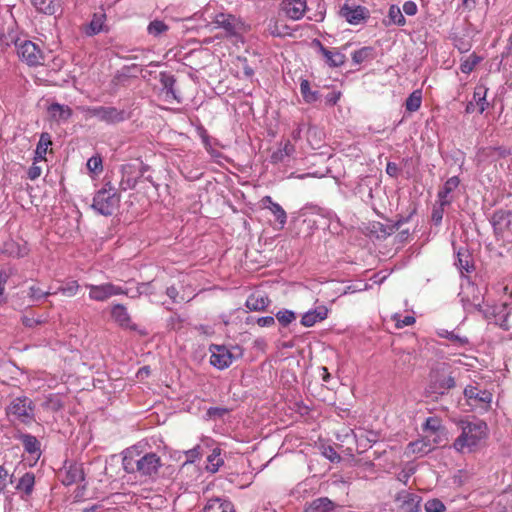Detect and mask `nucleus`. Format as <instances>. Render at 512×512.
Here are the masks:
<instances>
[{"label": "nucleus", "instance_id": "obj_39", "mask_svg": "<svg viewBox=\"0 0 512 512\" xmlns=\"http://www.w3.org/2000/svg\"><path fill=\"white\" fill-rule=\"evenodd\" d=\"M52 144L51 136L49 133L44 132L40 135L39 142L36 147L35 159H44L47 153L48 146Z\"/></svg>", "mask_w": 512, "mask_h": 512}, {"label": "nucleus", "instance_id": "obj_40", "mask_svg": "<svg viewBox=\"0 0 512 512\" xmlns=\"http://www.w3.org/2000/svg\"><path fill=\"white\" fill-rule=\"evenodd\" d=\"M422 102V92L420 90L413 91L405 101V108L409 112L417 111Z\"/></svg>", "mask_w": 512, "mask_h": 512}, {"label": "nucleus", "instance_id": "obj_6", "mask_svg": "<svg viewBox=\"0 0 512 512\" xmlns=\"http://www.w3.org/2000/svg\"><path fill=\"white\" fill-rule=\"evenodd\" d=\"M15 47L18 57L27 65L33 67L43 63L44 56L42 50L31 40L19 39Z\"/></svg>", "mask_w": 512, "mask_h": 512}, {"label": "nucleus", "instance_id": "obj_33", "mask_svg": "<svg viewBox=\"0 0 512 512\" xmlns=\"http://www.w3.org/2000/svg\"><path fill=\"white\" fill-rule=\"evenodd\" d=\"M105 14L103 13H95L90 21V23L85 28V33L88 36H94L99 34L103 30L104 22H105Z\"/></svg>", "mask_w": 512, "mask_h": 512}, {"label": "nucleus", "instance_id": "obj_28", "mask_svg": "<svg viewBox=\"0 0 512 512\" xmlns=\"http://www.w3.org/2000/svg\"><path fill=\"white\" fill-rule=\"evenodd\" d=\"M48 113L55 121H67L72 116V109L67 105L55 102L49 105Z\"/></svg>", "mask_w": 512, "mask_h": 512}, {"label": "nucleus", "instance_id": "obj_20", "mask_svg": "<svg viewBox=\"0 0 512 512\" xmlns=\"http://www.w3.org/2000/svg\"><path fill=\"white\" fill-rule=\"evenodd\" d=\"M328 316V309L325 306H318L303 314L301 324L305 327H312L318 322L325 320Z\"/></svg>", "mask_w": 512, "mask_h": 512}, {"label": "nucleus", "instance_id": "obj_48", "mask_svg": "<svg viewBox=\"0 0 512 512\" xmlns=\"http://www.w3.org/2000/svg\"><path fill=\"white\" fill-rule=\"evenodd\" d=\"M79 284L76 280L69 281L65 285L60 286L57 289V292L62 293L63 295L72 297L77 294V291L79 289Z\"/></svg>", "mask_w": 512, "mask_h": 512}, {"label": "nucleus", "instance_id": "obj_31", "mask_svg": "<svg viewBox=\"0 0 512 512\" xmlns=\"http://www.w3.org/2000/svg\"><path fill=\"white\" fill-rule=\"evenodd\" d=\"M322 56L324 57L326 64L331 68L340 67L346 62L345 54L338 50L331 51L326 49Z\"/></svg>", "mask_w": 512, "mask_h": 512}, {"label": "nucleus", "instance_id": "obj_60", "mask_svg": "<svg viewBox=\"0 0 512 512\" xmlns=\"http://www.w3.org/2000/svg\"><path fill=\"white\" fill-rule=\"evenodd\" d=\"M415 213H416V209L413 208V210L407 216L399 215L397 217V220L392 223L396 226V228L398 230L403 224L408 223Z\"/></svg>", "mask_w": 512, "mask_h": 512}, {"label": "nucleus", "instance_id": "obj_63", "mask_svg": "<svg viewBox=\"0 0 512 512\" xmlns=\"http://www.w3.org/2000/svg\"><path fill=\"white\" fill-rule=\"evenodd\" d=\"M403 12L408 16H413L417 13V5L413 1H406L403 4Z\"/></svg>", "mask_w": 512, "mask_h": 512}, {"label": "nucleus", "instance_id": "obj_37", "mask_svg": "<svg viewBox=\"0 0 512 512\" xmlns=\"http://www.w3.org/2000/svg\"><path fill=\"white\" fill-rule=\"evenodd\" d=\"M207 471L216 473L219 468L224 464L223 458H221V449L214 448L212 453L207 457Z\"/></svg>", "mask_w": 512, "mask_h": 512}, {"label": "nucleus", "instance_id": "obj_59", "mask_svg": "<svg viewBox=\"0 0 512 512\" xmlns=\"http://www.w3.org/2000/svg\"><path fill=\"white\" fill-rule=\"evenodd\" d=\"M394 320L396 321L397 328H403V327L410 326L415 323V318L410 315H407L402 319L396 318V316H395Z\"/></svg>", "mask_w": 512, "mask_h": 512}, {"label": "nucleus", "instance_id": "obj_54", "mask_svg": "<svg viewBox=\"0 0 512 512\" xmlns=\"http://www.w3.org/2000/svg\"><path fill=\"white\" fill-rule=\"evenodd\" d=\"M228 412L229 410L224 407H210L207 410V415L211 418H222Z\"/></svg>", "mask_w": 512, "mask_h": 512}, {"label": "nucleus", "instance_id": "obj_18", "mask_svg": "<svg viewBox=\"0 0 512 512\" xmlns=\"http://www.w3.org/2000/svg\"><path fill=\"white\" fill-rule=\"evenodd\" d=\"M466 399L472 401V405H488L492 400V394L487 390H480L475 386H467L463 391Z\"/></svg>", "mask_w": 512, "mask_h": 512}, {"label": "nucleus", "instance_id": "obj_45", "mask_svg": "<svg viewBox=\"0 0 512 512\" xmlns=\"http://www.w3.org/2000/svg\"><path fill=\"white\" fill-rule=\"evenodd\" d=\"M276 318L282 326L286 327L296 319V314L291 310L284 309L276 313Z\"/></svg>", "mask_w": 512, "mask_h": 512}, {"label": "nucleus", "instance_id": "obj_14", "mask_svg": "<svg viewBox=\"0 0 512 512\" xmlns=\"http://www.w3.org/2000/svg\"><path fill=\"white\" fill-rule=\"evenodd\" d=\"M281 10L292 20H300L307 10V0H283Z\"/></svg>", "mask_w": 512, "mask_h": 512}, {"label": "nucleus", "instance_id": "obj_3", "mask_svg": "<svg viewBox=\"0 0 512 512\" xmlns=\"http://www.w3.org/2000/svg\"><path fill=\"white\" fill-rule=\"evenodd\" d=\"M120 203V195L110 182H107L98 190L91 204V208L103 216H111L117 210Z\"/></svg>", "mask_w": 512, "mask_h": 512}, {"label": "nucleus", "instance_id": "obj_36", "mask_svg": "<svg viewBox=\"0 0 512 512\" xmlns=\"http://www.w3.org/2000/svg\"><path fill=\"white\" fill-rule=\"evenodd\" d=\"M374 57V48L370 46H365L352 53V62L356 65H359L365 61L374 59Z\"/></svg>", "mask_w": 512, "mask_h": 512}, {"label": "nucleus", "instance_id": "obj_5", "mask_svg": "<svg viewBox=\"0 0 512 512\" xmlns=\"http://www.w3.org/2000/svg\"><path fill=\"white\" fill-rule=\"evenodd\" d=\"M80 109L87 118L95 117L108 125L118 124L130 118L126 110L114 106H85Z\"/></svg>", "mask_w": 512, "mask_h": 512}, {"label": "nucleus", "instance_id": "obj_47", "mask_svg": "<svg viewBox=\"0 0 512 512\" xmlns=\"http://www.w3.org/2000/svg\"><path fill=\"white\" fill-rule=\"evenodd\" d=\"M87 169L93 174H98L103 170L102 158L99 155L92 156L87 161Z\"/></svg>", "mask_w": 512, "mask_h": 512}, {"label": "nucleus", "instance_id": "obj_44", "mask_svg": "<svg viewBox=\"0 0 512 512\" xmlns=\"http://www.w3.org/2000/svg\"><path fill=\"white\" fill-rule=\"evenodd\" d=\"M481 58L475 53L470 54L466 59L462 60L460 69L463 73H470L474 67L480 62Z\"/></svg>", "mask_w": 512, "mask_h": 512}, {"label": "nucleus", "instance_id": "obj_57", "mask_svg": "<svg viewBox=\"0 0 512 512\" xmlns=\"http://www.w3.org/2000/svg\"><path fill=\"white\" fill-rule=\"evenodd\" d=\"M378 231L383 234L384 237L392 235L395 231H397L396 226L393 223L390 224H381L378 223Z\"/></svg>", "mask_w": 512, "mask_h": 512}, {"label": "nucleus", "instance_id": "obj_38", "mask_svg": "<svg viewBox=\"0 0 512 512\" xmlns=\"http://www.w3.org/2000/svg\"><path fill=\"white\" fill-rule=\"evenodd\" d=\"M42 407L52 412H58L64 407V402L59 395L49 394L42 403Z\"/></svg>", "mask_w": 512, "mask_h": 512}, {"label": "nucleus", "instance_id": "obj_2", "mask_svg": "<svg viewBox=\"0 0 512 512\" xmlns=\"http://www.w3.org/2000/svg\"><path fill=\"white\" fill-rule=\"evenodd\" d=\"M122 466L125 472L138 473L141 477L155 479L162 467V460L154 452H148L139 458L125 455L122 459Z\"/></svg>", "mask_w": 512, "mask_h": 512}, {"label": "nucleus", "instance_id": "obj_62", "mask_svg": "<svg viewBox=\"0 0 512 512\" xmlns=\"http://www.w3.org/2000/svg\"><path fill=\"white\" fill-rule=\"evenodd\" d=\"M8 471L4 466H0V493L4 492L7 487Z\"/></svg>", "mask_w": 512, "mask_h": 512}, {"label": "nucleus", "instance_id": "obj_11", "mask_svg": "<svg viewBox=\"0 0 512 512\" xmlns=\"http://www.w3.org/2000/svg\"><path fill=\"white\" fill-rule=\"evenodd\" d=\"M211 353L210 364L219 370L228 368L233 362V355L224 345L211 344L209 347Z\"/></svg>", "mask_w": 512, "mask_h": 512}, {"label": "nucleus", "instance_id": "obj_61", "mask_svg": "<svg viewBox=\"0 0 512 512\" xmlns=\"http://www.w3.org/2000/svg\"><path fill=\"white\" fill-rule=\"evenodd\" d=\"M386 173L393 178H397L400 174V168L395 162H388L386 165Z\"/></svg>", "mask_w": 512, "mask_h": 512}, {"label": "nucleus", "instance_id": "obj_35", "mask_svg": "<svg viewBox=\"0 0 512 512\" xmlns=\"http://www.w3.org/2000/svg\"><path fill=\"white\" fill-rule=\"evenodd\" d=\"M132 168L133 167L130 164L123 165L122 168H121L122 179L120 181V188L122 190H124V191L128 190V189L135 188V186L138 183V178L137 177H131L130 176Z\"/></svg>", "mask_w": 512, "mask_h": 512}, {"label": "nucleus", "instance_id": "obj_51", "mask_svg": "<svg viewBox=\"0 0 512 512\" xmlns=\"http://www.w3.org/2000/svg\"><path fill=\"white\" fill-rule=\"evenodd\" d=\"M467 289L470 290L473 293V297L469 301L471 302V304L474 307L480 309L481 306H482V303H483V297L480 294V292L478 291V288L475 285H473L471 283H468Z\"/></svg>", "mask_w": 512, "mask_h": 512}, {"label": "nucleus", "instance_id": "obj_10", "mask_svg": "<svg viewBox=\"0 0 512 512\" xmlns=\"http://www.w3.org/2000/svg\"><path fill=\"white\" fill-rule=\"evenodd\" d=\"M340 15L348 23L358 25L369 17V10L366 7L346 1L340 8Z\"/></svg>", "mask_w": 512, "mask_h": 512}, {"label": "nucleus", "instance_id": "obj_22", "mask_svg": "<svg viewBox=\"0 0 512 512\" xmlns=\"http://www.w3.org/2000/svg\"><path fill=\"white\" fill-rule=\"evenodd\" d=\"M1 252L8 257L20 258L28 254V248L26 243L20 244L13 239H9L3 243Z\"/></svg>", "mask_w": 512, "mask_h": 512}, {"label": "nucleus", "instance_id": "obj_46", "mask_svg": "<svg viewBox=\"0 0 512 512\" xmlns=\"http://www.w3.org/2000/svg\"><path fill=\"white\" fill-rule=\"evenodd\" d=\"M27 296L32 302H39L42 299L48 297V293H44V291L37 285H31L28 288Z\"/></svg>", "mask_w": 512, "mask_h": 512}, {"label": "nucleus", "instance_id": "obj_12", "mask_svg": "<svg viewBox=\"0 0 512 512\" xmlns=\"http://www.w3.org/2000/svg\"><path fill=\"white\" fill-rule=\"evenodd\" d=\"M159 82L162 85V91L165 93V99L167 101L175 100L177 103L182 102V97L175 88L177 80L173 74L167 71L160 72Z\"/></svg>", "mask_w": 512, "mask_h": 512}, {"label": "nucleus", "instance_id": "obj_43", "mask_svg": "<svg viewBox=\"0 0 512 512\" xmlns=\"http://www.w3.org/2000/svg\"><path fill=\"white\" fill-rule=\"evenodd\" d=\"M388 17L391 23L403 26L406 22L405 17L402 14L400 8L396 5H391L388 11Z\"/></svg>", "mask_w": 512, "mask_h": 512}, {"label": "nucleus", "instance_id": "obj_49", "mask_svg": "<svg viewBox=\"0 0 512 512\" xmlns=\"http://www.w3.org/2000/svg\"><path fill=\"white\" fill-rule=\"evenodd\" d=\"M408 447L413 453L418 454H426L431 451L430 445L427 444L424 440H417L415 442H411L408 445Z\"/></svg>", "mask_w": 512, "mask_h": 512}, {"label": "nucleus", "instance_id": "obj_24", "mask_svg": "<svg viewBox=\"0 0 512 512\" xmlns=\"http://www.w3.org/2000/svg\"><path fill=\"white\" fill-rule=\"evenodd\" d=\"M15 438L21 441L25 452L31 455L37 454L38 457L40 456L41 443L35 436L20 432Z\"/></svg>", "mask_w": 512, "mask_h": 512}, {"label": "nucleus", "instance_id": "obj_19", "mask_svg": "<svg viewBox=\"0 0 512 512\" xmlns=\"http://www.w3.org/2000/svg\"><path fill=\"white\" fill-rule=\"evenodd\" d=\"M448 181L444 182L438 192L439 206H434L432 210L431 220L435 225H439L443 218L444 206L448 204Z\"/></svg>", "mask_w": 512, "mask_h": 512}, {"label": "nucleus", "instance_id": "obj_9", "mask_svg": "<svg viewBox=\"0 0 512 512\" xmlns=\"http://www.w3.org/2000/svg\"><path fill=\"white\" fill-rule=\"evenodd\" d=\"M16 21L10 16L8 18L0 17V48L5 51L11 45H16L19 41Z\"/></svg>", "mask_w": 512, "mask_h": 512}, {"label": "nucleus", "instance_id": "obj_29", "mask_svg": "<svg viewBox=\"0 0 512 512\" xmlns=\"http://www.w3.org/2000/svg\"><path fill=\"white\" fill-rule=\"evenodd\" d=\"M204 512H234V509L230 501L215 498L207 502Z\"/></svg>", "mask_w": 512, "mask_h": 512}, {"label": "nucleus", "instance_id": "obj_4", "mask_svg": "<svg viewBox=\"0 0 512 512\" xmlns=\"http://www.w3.org/2000/svg\"><path fill=\"white\" fill-rule=\"evenodd\" d=\"M5 412L11 422L30 425L35 421V403L27 396L12 399Z\"/></svg>", "mask_w": 512, "mask_h": 512}, {"label": "nucleus", "instance_id": "obj_26", "mask_svg": "<svg viewBox=\"0 0 512 512\" xmlns=\"http://www.w3.org/2000/svg\"><path fill=\"white\" fill-rule=\"evenodd\" d=\"M335 504L328 497H319L305 504L303 512H331Z\"/></svg>", "mask_w": 512, "mask_h": 512}, {"label": "nucleus", "instance_id": "obj_41", "mask_svg": "<svg viewBox=\"0 0 512 512\" xmlns=\"http://www.w3.org/2000/svg\"><path fill=\"white\" fill-rule=\"evenodd\" d=\"M268 31L273 37H285L291 35L288 25H280L277 21L271 22L268 25Z\"/></svg>", "mask_w": 512, "mask_h": 512}, {"label": "nucleus", "instance_id": "obj_13", "mask_svg": "<svg viewBox=\"0 0 512 512\" xmlns=\"http://www.w3.org/2000/svg\"><path fill=\"white\" fill-rule=\"evenodd\" d=\"M395 501L398 503V509L401 512H418L421 497L417 494L403 490L396 495Z\"/></svg>", "mask_w": 512, "mask_h": 512}, {"label": "nucleus", "instance_id": "obj_27", "mask_svg": "<svg viewBox=\"0 0 512 512\" xmlns=\"http://www.w3.org/2000/svg\"><path fill=\"white\" fill-rule=\"evenodd\" d=\"M270 302L267 296L260 293H252L248 296L245 306L250 311H263L269 306Z\"/></svg>", "mask_w": 512, "mask_h": 512}, {"label": "nucleus", "instance_id": "obj_21", "mask_svg": "<svg viewBox=\"0 0 512 512\" xmlns=\"http://www.w3.org/2000/svg\"><path fill=\"white\" fill-rule=\"evenodd\" d=\"M37 12L45 15H55L61 11V0H30Z\"/></svg>", "mask_w": 512, "mask_h": 512}, {"label": "nucleus", "instance_id": "obj_34", "mask_svg": "<svg viewBox=\"0 0 512 512\" xmlns=\"http://www.w3.org/2000/svg\"><path fill=\"white\" fill-rule=\"evenodd\" d=\"M35 476L31 472L25 473L18 481L16 489L23 492L25 496H30L33 492Z\"/></svg>", "mask_w": 512, "mask_h": 512}, {"label": "nucleus", "instance_id": "obj_42", "mask_svg": "<svg viewBox=\"0 0 512 512\" xmlns=\"http://www.w3.org/2000/svg\"><path fill=\"white\" fill-rule=\"evenodd\" d=\"M168 25L161 20H153L147 27V32L153 37H159L168 30Z\"/></svg>", "mask_w": 512, "mask_h": 512}, {"label": "nucleus", "instance_id": "obj_8", "mask_svg": "<svg viewBox=\"0 0 512 512\" xmlns=\"http://www.w3.org/2000/svg\"><path fill=\"white\" fill-rule=\"evenodd\" d=\"M490 222L497 239H505L509 233L512 235V211L499 209L494 211Z\"/></svg>", "mask_w": 512, "mask_h": 512}, {"label": "nucleus", "instance_id": "obj_7", "mask_svg": "<svg viewBox=\"0 0 512 512\" xmlns=\"http://www.w3.org/2000/svg\"><path fill=\"white\" fill-rule=\"evenodd\" d=\"M85 287L89 289V299L97 302L107 301L113 296L128 295V289L115 285L111 282L99 285L86 284Z\"/></svg>", "mask_w": 512, "mask_h": 512}, {"label": "nucleus", "instance_id": "obj_52", "mask_svg": "<svg viewBox=\"0 0 512 512\" xmlns=\"http://www.w3.org/2000/svg\"><path fill=\"white\" fill-rule=\"evenodd\" d=\"M469 345V339L465 336H459L454 331H450V348L452 346L466 347Z\"/></svg>", "mask_w": 512, "mask_h": 512}, {"label": "nucleus", "instance_id": "obj_55", "mask_svg": "<svg viewBox=\"0 0 512 512\" xmlns=\"http://www.w3.org/2000/svg\"><path fill=\"white\" fill-rule=\"evenodd\" d=\"M415 473V468L413 466L404 468L402 471H400L397 475V479L406 484L409 478Z\"/></svg>", "mask_w": 512, "mask_h": 512}, {"label": "nucleus", "instance_id": "obj_64", "mask_svg": "<svg viewBox=\"0 0 512 512\" xmlns=\"http://www.w3.org/2000/svg\"><path fill=\"white\" fill-rule=\"evenodd\" d=\"M280 149L286 158L290 157L295 152V147L289 140H287Z\"/></svg>", "mask_w": 512, "mask_h": 512}, {"label": "nucleus", "instance_id": "obj_25", "mask_svg": "<svg viewBox=\"0 0 512 512\" xmlns=\"http://www.w3.org/2000/svg\"><path fill=\"white\" fill-rule=\"evenodd\" d=\"M84 479L85 475L82 465L78 463H72L66 468L62 483L66 486H69L74 483L83 481Z\"/></svg>", "mask_w": 512, "mask_h": 512}, {"label": "nucleus", "instance_id": "obj_56", "mask_svg": "<svg viewBox=\"0 0 512 512\" xmlns=\"http://www.w3.org/2000/svg\"><path fill=\"white\" fill-rule=\"evenodd\" d=\"M151 286V283H141L134 292L130 294V291L128 290V295L131 298H138L142 294H147L148 288Z\"/></svg>", "mask_w": 512, "mask_h": 512}, {"label": "nucleus", "instance_id": "obj_30", "mask_svg": "<svg viewBox=\"0 0 512 512\" xmlns=\"http://www.w3.org/2000/svg\"><path fill=\"white\" fill-rule=\"evenodd\" d=\"M300 92L305 103L312 104L320 100L321 94L318 90H312L310 82L307 79H302L300 83Z\"/></svg>", "mask_w": 512, "mask_h": 512}, {"label": "nucleus", "instance_id": "obj_50", "mask_svg": "<svg viewBox=\"0 0 512 512\" xmlns=\"http://www.w3.org/2000/svg\"><path fill=\"white\" fill-rule=\"evenodd\" d=\"M426 512H443L445 510V505L439 499H430L425 505Z\"/></svg>", "mask_w": 512, "mask_h": 512}, {"label": "nucleus", "instance_id": "obj_53", "mask_svg": "<svg viewBox=\"0 0 512 512\" xmlns=\"http://www.w3.org/2000/svg\"><path fill=\"white\" fill-rule=\"evenodd\" d=\"M21 322L27 328H34L38 325L43 324L45 321L42 319H35L34 317L24 315L21 317Z\"/></svg>", "mask_w": 512, "mask_h": 512}, {"label": "nucleus", "instance_id": "obj_15", "mask_svg": "<svg viewBox=\"0 0 512 512\" xmlns=\"http://www.w3.org/2000/svg\"><path fill=\"white\" fill-rule=\"evenodd\" d=\"M462 277H469L475 270L474 260L472 254L468 249L461 248L457 252V259L454 263Z\"/></svg>", "mask_w": 512, "mask_h": 512}, {"label": "nucleus", "instance_id": "obj_16", "mask_svg": "<svg viewBox=\"0 0 512 512\" xmlns=\"http://www.w3.org/2000/svg\"><path fill=\"white\" fill-rule=\"evenodd\" d=\"M111 317L122 328L132 331L137 330V325L132 322L127 308L123 304H114L111 307Z\"/></svg>", "mask_w": 512, "mask_h": 512}, {"label": "nucleus", "instance_id": "obj_1", "mask_svg": "<svg viewBox=\"0 0 512 512\" xmlns=\"http://www.w3.org/2000/svg\"><path fill=\"white\" fill-rule=\"evenodd\" d=\"M461 434L453 443L454 449L461 453H471L487 436V425L482 420L461 421Z\"/></svg>", "mask_w": 512, "mask_h": 512}, {"label": "nucleus", "instance_id": "obj_32", "mask_svg": "<svg viewBox=\"0 0 512 512\" xmlns=\"http://www.w3.org/2000/svg\"><path fill=\"white\" fill-rule=\"evenodd\" d=\"M487 91L488 89L483 85L477 86L474 90L473 101L479 114H482L489 106L486 100Z\"/></svg>", "mask_w": 512, "mask_h": 512}, {"label": "nucleus", "instance_id": "obj_17", "mask_svg": "<svg viewBox=\"0 0 512 512\" xmlns=\"http://www.w3.org/2000/svg\"><path fill=\"white\" fill-rule=\"evenodd\" d=\"M260 204L262 208L270 210V212L274 215L276 221L280 225V229H283L287 223V214L282 206L276 202H274L271 196H264L260 200Z\"/></svg>", "mask_w": 512, "mask_h": 512}, {"label": "nucleus", "instance_id": "obj_23", "mask_svg": "<svg viewBox=\"0 0 512 512\" xmlns=\"http://www.w3.org/2000/svg\"><path fill=\"white\" fill-rule=\"evenodd\" d=\"M215 24L223 28L227 35L234 36L237 34V19L234 15L219 13L214 18Z\"/></svg>", "mask_w": 512, "mask_h": 512}, {"label": "nucleus", "instance_id": "obj_58", "mask_svg": "<svg viewBox=\"0 0 512 512\" xmlns=\"http://www.w3.org/2000/svg\"><path fill=\"white\" fill-rule=\"evenodd\" d=\"M324 456L329 459L331 462H339L341 460V457L340 455L336 452V450L331 447V446H328L327 448H325L324 452H323Z\"/></svg>", "mask_w": 512, "mask_h": 512}]
</instances>
